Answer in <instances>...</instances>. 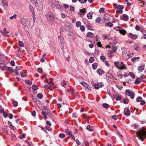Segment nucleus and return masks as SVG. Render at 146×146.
<instances>
[{
  "label": "nucleus",
  "mask_w": 146,
  "mask_h": 146,
  "mask_svg": "<svg viewBox=\"0 0 146 146\" xmlns=\"http://www.w3.org/2000/svg\"><path fill=\"white\" fill-rule=\"evenodd\" d=\"M137 137L139 139L142 141L144 140V137L146 135V131L145 130L144 127H142V129H139L138 131L136 132Z\"/></svg>",
  "instance_id": "f257e3e1"
},
{
  "label": "nucleus",
  "mask_w": 146,
  "mask_h": 146,
  "mask_svg": "<svg viewBox=\"0 0 146 146\" xmlns=\"http://www.w3.org/2000/svg\"><path fill=\"white\" fill-rule=\"evenodd\" d=\"M115 66L119 70V71L122 70L126 69V66L123 62H119L118 61H115L114 62Z\"/></svg>",
  "instance_id": "f03ea898"
},
{
  "label": "nucleus",
  "mask_w": 146,
  "mask_h": 146,
  "mask_svg": "<svg viewBox=\"0 0 146 146\" xmlns=\"http://www.w3.org/2000/svg\"><path fill=\"white\" fill-rule=\"evenodd\" d=\"M33 3H35V5L37 9L40 10L43 8V4L42 0H36Z\"/></svg>",
  "instance_id": "7ed1b4c3"
},
{
  "label": "nucleus",
  "mask_w": 146,
  "mask_h": 146,
  "mask_svg": "<svg viewBox=\"0 0 146 146\" xmlns=\"http://www.w3.org/2000/svg\"><path fill=\"white\" fill-rule=\"evenodd\" d=\"M21 23L25 25L23 27L25 29L26 26L28 27L30 24V20L28 19L25 18H22L21 19Z\"/></svg>",
  "instance_id": "20e7f679"
},
{
  "label": "nucleus",
  "mask_w": 146,
  "mask_h": 146,
  "mask_svg": "<svg viewBox=\"0 0 146 146\" xmlns=\"http://www.w3.org/2000/svg\"><path fill=\"white\" fill-rule=\"evenodd\" d=\"M45 15L48 19L50 20H51L52 21H53L54 20L53 15L51 12H47Z\"/></svg>",
  "instance_id": "39448f33"
},
{
  "label": "nucleus",
  "mask_w": 146,
  "mask_h": 146,
  "mask_svg": "<svg viewBox=\"0 0 146 146\" xmlns=\"http://www.w3.org/2000/svg\"><path fill=\"white\" fill-rule=\"evenodd\" d=\"M125 94L128 96H130V98L133 99L135 96V94L132 92H131L130 90H127L125 92Z\"/></svg>",
  "instance_id": "423d86ee"
},
{
  "label": "nucleus",
  "mask_w": 146,
  "mask_h": 146,
  "mask_svg": "<svg viewBox=\"0 0 146 146\" xmlns=\"http://www.w3.org/2000/svg\"><path fill=\"white\" fill-rule=\"evenodd\" d=\"M128 36L133 40H135L137 38L138 36L132 33H128Z\"/></svg>",
  "instance_id": "0eeeda50"
},
{
  "label": "nucleus",
  "mask_w": 146,
  "mask_h": 146,
  "mask_svg": "<svg viewBox=\"0 0 146 146\" xmlns=\"http://www.w3.org/2000/svg\"><path fill=\"white\" fill-rule=\"evenodd\" d=\"M123 56L124 58L126 59H128L130 56L129 52L124 51L123 52Z\"/></svg>",
  "instance_id": "6e6552de"
},
{
  "label": "nucleus",
  "mask_w": 146,
  "mask_h": 146,
  "mask_svg": "<svg viewBox=\"0 0 146 146\" xmlns=\"http://www.w3.org/2000/svg\"><path fill=\"white\" fill-rule=\"evenodd\" d=\"M0 32L1 34L4 36H6L7 37H9V36L7 34L9 33V31H7L6 29L5 28L3 29V31H1Z\"/></svg>",
  "instance_id": "1a4fd4ad"
},
{
  "label": "nucleus",
  "mask_w": 146,
  "mask_h": 146,
  "mask_svg": "<svg viewBox=\"0 0 146 146\" xmlns=\"http://www.w3.org/2000/svg\"><path fill=\"white\" fill-rule=\"evenodd\" d=\"M81 84H82L85 87L87 88L88 90H91V88L90 85L84 82H81Z\"/></svg>",
  "instance_id": "9d476101"
},
{
  "label": "nucleus",
  "mask_w": 146,
  "mask_h": 146,
  "mask_svg": "<svg viewBox=\"0 0 146 146\" xmlns=\"http://www.w3.org/2000/svg\"><path fill=\"white\" fill-rule=\"evenodd\" d=\"M103 86V85L102 83H96L94 85V88L97 90L102 88Z\"/></svg>",
  "instance_id": "9b49d317"
},
{
  "label": "nucleus",
  "mask_w": 146,
  "mask_h": 146,
  "mask_svg": "<svg viewBox=\"0 0 146 146\" xmlns=\"http://www.w3.org/2000/svg\"><path fill=\"white\" fill-rule=\"evenodd\" d=\"M29 8L30 11L32 13L33 16V19H35V13L34 12V9L33 7L31 5H30L29 6Z\"/></svg>",
  "instance_id": "f8f14e48"
},
{
  "label": "nucleus",
  "mask_w": 146,
  "mask_h": 146,
  "mask_svg": "<svg viewBox=\"0 0 146 146\" xmlns=\"http://www.w3.org/2000/svg\"><path fill=\"white\" fill-rule=\"evenodd\" d=\"M61 85L62 86L65 88H66L69 86L68 84L66 82L64 81V80L61 81Z\"/></svg>",
  "instance_id": "ddd939ff"
},
{
  "label": "nucleus",
  "mask_w": 146,
  "mask_h": 146,
  "mask_svg": "<svg viewBox=\"0 0 146 146\" xmlns=\"http://www.w3.org/2000/svg\"><path fill=\"white\" fill-rule=\"evenodd\" d=\"M33 101L36 103L38 106L41 104V102L40 101L36 98H34L33 99Z\"/></svg>",
  "instance_id": "4468645a"
},
{
  "label": "nucleus",
  "mask_w": 146,
  "mask_h": 146,
  "mask_svg": "<svg viewBox=\"0 0 146 146\" xmlns=\"http://www.w3.org/2000/svg\"><path fill=\"white\" fill-rule=\"evenodd\" d=\"M121 19L122 20L124 21H127L128 20L129 17L127 15L124 14L122 17Z\"/></svg>",
  "instance_id": "2eb2a0df"
},
{
  "label": "nucleus",
  "mask_w": 146,
  "mask_h": 146,
  "mask_svg": "<svg viewBox=\"0 0 146 146\" xmlns=\"http://www.w3.org/2000/svg\"><path fill=\"white\" fill-rule=\"evenodd\" d=\"M96 72L99 75H102L104 73V71L101 68L98 69Z\"/></svg>",
  "instance_id": "dca6fc26"
},
{
  "label": "nucleus",
  "mask_w": 146,
  "mask_h": 146,
  "mask_svg": "<svg viewBox=\"0 0 146 146\" xmlns=\"http://www.w3.org/2000/svg\"><path fill=\"white\" fill-rule=\"evenodd\" d=\"M86 36L87 37L91 38H93L94 36L93 34L91 32H89L88 33Z\"/></svg>",
  "instance_id": "f3484780"
},
{
  "label": "nucleus",
  "mask_w": 146,
  "mask_h": 146,
  "mask_svg": "<svg viewBox=\"0 0 146 146\" xmlns=\"http://www.w3.org/2000/svg\"><path fill=\"white\" fill-rule=\"evenodd\" d=\"M20 74L22 77H24L27 76L26 74V72L25 71H22L20 72Z\"/></svg>",
  "instance_id": "a211bd4d"
},
{
  "label": "nucleus",
  "mask_w": 146,
  "mask_h": 146,
  "mask_svg": "<svg viewBox=\"0 0 146 146\" xmlns=\"http://www.w3.org/2000/svg\"><path fill=\"white\" fill-rule=\"evenodd\" d=\"M46 113L50 118L52 119L54 117V116L51 114V111L49 110L46 111Z\"/></svg>",
  "instance_id": "6ab92c4d"
},
{
  "label": "nucleus",
  "mask_w": 146,
  "mask_h": 146,
  "mask_svg": "<svg viewBox=\"0 0 146 146\" xmlns=\"http://www.w3.org/2000/svg\"><path fill=\"white\" fill-rule=\"evenodd\" d=\"M124 113L126 115L129 116L130 115V111L129 109H127L125 111V110L124 111Z\"/></svg>",
  "instance_id": "aec40b11"
},
{
  "label": "nucleus",
  "mask_w": 146,
  "mask_h": 146,
  "mask_svg": "<svg viewBox=\"0 0 146 146\" xmlns=\"http://www.w3.org/2000/svg\"><path fill=\"white\" fill-rule=\"evenodd\" d=\"M145 68V66L143 65H141L138 67V70L140 72H142Z\"/></svg>",
  "instance_id": "412c9836"
},
{
  "label": "nucleus",
  "mask_w": 146,
  "mask_h": 146,
  "mask_svg": "<svg viewBox=\"0 0 146 146\" xmlns=\"http://www.w3.org/2000/svg\"><path fill=\"white\" fill-rule=\"evenodd\" d=\"M7 67L3 63H0V67L3 70H5Z\"/></svg>",
  "instance_id": "4be33fe9"
},
{
  "label": "nucleus",
  "mask_w": 146,
  "mask_h": 146,
  "mask_svg": "<svg viewBox=\"0 0 146 146\" xmlns=\"http://www.w3.org/2000/svg\"><path fill=\"white\" fill-rule=\"evenodd\" d=\"M5 70L10 71L11 73L14 72V70L11 67L7 66Z\"/></svg>",
  "instance_id": "5701e85b"
},
{
  "label": "nucleus",
  "mask_w": 146,
  "mask_h": 146,
  "mask_svg": "<svg viewBox=\"0 0 146 146\" xmlns=\"http://www.w3.org/2000/svg\"><path fill=\"white\" fill-rule=\"evenodd\" d=\"M85 12V9L84 8L83 9L80 10L79 12V15H81L82 16H83Z\"/></svg>",
  "instance_id": "b1692460"
},
{
  "label": "nucleus",
  "mask_w": 146,
  "mask_h": 146,
  "mask_svg": "<svg viewBox=\"0 0 146 146\" xmlns=\"http://www.w3.org/2000/svg\"><path fill=\"white\" fill-rule=\"evenodd\" d=\"M92 12H90L87 15V17L89 19H92Z\"/></svg>",
  "instance_id": "393cba45"
},
{
  "label": "nucleus",
  "mask_w": 146,
  "mask_h": 146,
  "mask_svg": "<svg viewBox=\"0 0 146 146\" xmlns=\"http://www.w3.org/2000/svg\"><path fill=\"white\" fill-rule=\"evenodd\" d=\"M115 99L116 101L120 100L121 98V96L116 94L115 96Z\"/></svg>",
  "instance_id": "a878e982"
},
{
  "label": "nucleus",
  "mask_w": 146,
  "mask_h": 146,
  "mask_svg": "<svg viewBox=\"0 0 146 146\" xmlns=\"http://www.w3.org/2000/svg\"><path fill=\"white\" fill-rule=\"evenodd\" d=\"M105 25L106 26H108L110 27H112L113 26V24L111 22L106 23L105 24Z\"/></svg>",
  "instance_id": "bb28decb"
},
{
  "label": "nucleus",
  "mask_w": 146,
  "mask_h": 146,
  "mask_svg": "<svg viewBox=\"0 0 146 146\" xmlns=\"http://www.w3.org/2000/svg\"><path fill=\"white\" fill-rule=\"evenodd\" d=\"M141 82V81L140 80V78H137L134 82V84H138Z\"/></svg>",
  "instance_id": "cd10ccee"
},
{
  "label": "nucleus",
  "mask_w": 146,
  "mask_h": 146,
  "mask_svg": "<svg viewBox=\"0 0 146 146\" xmlns=\"http://www.w3.org/2000/svg\"><path fill=\"white\" fill-rule=\"evenodd\" d=\"M106 76L109 78L111 79L113 78V76L112 74L111 73H109V72H108Z\"/></svg>",
  "instance_id": "c85d7f7f"
},
{
  "label": "nucleus",
  "mask_w": 146,
  "mask_h": 146,
  "mask_svg": "<svg viewBox=\"0 0 146 146\" xmlns=\"http://www.w3.org/2000/svg\"><path fill=\"white\" fill-rule=\"evenodd\" d=\"M98 66V64L97 63H94V64H92V67L93 68V69L94 70H95L96 69Z\"/></svg>",
  "instance_id": "c756f323"
},
{
  "label": "nucleus",
  "mask_w": 146,
  "mask_h": 146,
  "mask_svg": "<svg viewBox=\"0 0 146 146\" xmlns=\"http://www.w3.org/2000/svg\"><path fill=\"white\" fill-rule=\"evenodd\" d=\"M86 129L90 131H93L92 127L90 125H88L86 127Z\"/></svg>",
  "instance_id": "7c9ffc66"
},
{
  "label": "nucleus",
  "mask_w": 146,
  "mask_h": 146,
  "mask_svg": "<svg viewBox=\"0 0 146 146\" xmlns=\"http://www.w3.org/2000/svg\"><path fill=\"white\" fill-rule=\"evenodd\" d=\"M46 55V54H44L42 55V58L40 60V61L41 62H44V61H45L44 59L45 58Z\"/></svg>",
  "instance_id": "2f4dec72"
},
{
  "label": "nucleus",
  "mask_w": 146,
  "mask_h": 146,
  "mask_svg": "<svg viewBox=\"0 0 146 146\" xmlns=\"http://www.w3.org/2000/svg\"><path fill=\"white\" fill-rule=\"evenodd\" d=\"M119 33L121 34L124 35L126 33V32L124 30H119Z\"/></svg>",
  "instance_id": "473e14b6"
},
{
  "label": "nucleus",
  "mask_w": 146,
  "mask_h": 146,
  "mask_svg": "<svg viewBox=\"0 0 146 146\" xmlns=\"http://www.w3.org/2000/svg\"><path fill=\"white\" fill-rule=\"evenodd\" d=\"M2 3L3 5L4 6H7L8 5V4L6 1L5 0H2Z\"/></svg>",
  "instance_id": "72a5a7b5"
},
{
  "label": "nucleus",
  "mask_w": 146,
  "mask_h": 146,
  "mask_svg": "<svg viewBox=\"0 0 146 146\" xmlns=\"http://www.w3.org/2000/svg\"><path fill=\"white\" fill-rule=\"evenodd\" d=\"M66 134L69 135L70 136L72 134L71 132L68 129H66L65 131Z\"/></svg>",
  "instance_id": "f704fd0d"
},
{
  "label": "nucleus",
  "mask_w": 146,
  "mask_h": 146,
  "mask_svg": "<svg viewBox=\"0 0 146 146\" xmlns=\"http://www.w3.org/2000/svg\"><path fill=\"white\" fill-rule=\"evenodd\" d=\"M25 83L28 85H31L32 84V82L29 80H26L25 81Z\"/></svg>",
  "instance_id": "c9c22d12"
},
{
  "label": "nucleus",
  "mask_w": 146,
  "mask_h": 146,
  "mask_svg": "<svg viewBox=\"0 0 146 146\" xmlns=\"http://www.w3.org/2000/svg\"><path fill=\"white\" fill-rule=\"evenodd\" d=\"M124 8V6L123 5H118L117 7V9L119 10H122Z\"/></svg>",
  "instance_id": "e433bc0d"
},
{
  "label": "nucleus",
  "mask_w": 146,
  "mask_h": 146,
  "mask_svg": "<svg viewBox=\"0 0 146 146\" xmlns=\"http://www.w3.org/2000/svg\"><path fill=\"white\" fill-rule=\"evenodd\" d=\"M19 134H20V135L19 136V138L21 139H22L25 137V135L24 134H21L20 133H19Z\"/></svg>",
  "instance_id": "4c0bfd02"
},
{
  "label": "nucleus",
  "mask_w": 146,
  "mask_h": 146,
  "mask_svg": "<svg viewBox=\"0 0 146 146\" xmlns=\"http://www.w3.org/2000/svg\"><path fill=\"white\" fill-rule=\"evenodd\" d=\"M109 106V105L106 103H104L102 104V106L106 108H108Z\"/></svg>",
  "instance_id": "58836bf2"
},
{
  "label": "nucleus",
  "mask_w": 146,
  "mask_h": 146,
  "mask_svg": "<svg viewBox=\"0 0 146 146\" xmlns=\"http://www.w3.org/2000/svg\"><path fill=\"white\" fill-rule=\"evenodd\" d=\"M37 97L39 99H41L43 97V95L41 93H38L37 95Z\"/></svg>",
  "instance_id": "ea45409f"
},
{
  "label": "nucleus",
  "mask_w": 146,
  "mask_h": 146,
  "mask_svg": "<svg viewBox=\"0 0 146 146\" xmlns=\"http://www.w3.org/2000/svg\"><path fill=\"white\" fill-rule=\"evenodd\" d=\"M129 75H130L132 78H135V75L132 72H130L129 73Z\"/></svg>",
  "instance_id": "a19ab883"
},
{
  "label": "nucleus",
  "mask_w": 146,
  "mask_h": 146,
  "mask_svg": "<svg viewBox=\"0 0 146 146\" xmlns=\"http://www.w3.org/2000/svg\"><path fill=\"white\" fill-rule=\"evenodd\" d=\"M32 88L34 91L38 89L37 87L34 84L33 85Z\"/></svg>",
  "instance_id": "79ce46f5"
},
{
  "label": "nucleus",
  "mask_w": 146,
  "mask_h": 146,
  "mask_svg": "<svg viewBox=\"0 0 146 146\" xmlns=\"http://www.w3.org/2000/svg\"><path fill=\"white\" fill-rule=\"evenodd\" d=\"M142 99V98L141 97L139 96L136 99V101L137 102H139L141 101Z\"/></svg>",
  "instance_id": "37998d69"
},
{
  "label": "nucleus",
  "mask_w": 146,
  "mask_h": 146,
  "mask_svg": "<svg viewBox=\"0 0 146 146\" xmlns=\"http://www.w3.org/2000/svg\"><path fill=\"white\" fill-rule=\"evenodd\" d=\"M123 102L125 104H127L129 102V100L128 99L125 98L123 99Z\"/></svg>",
  "instance_id": "c03bdc74"
},
{
  "label": "nucleus",
  "mask_w": 146,
  "mask_h": 146,
  "mask_svg": "<svg viewBox=\"0 0 146 146\" xmlns=\"http://www.w3.org/2000/svg\"><path fill=\"white\" fill-rule=\"evenodd\" d=\"M94 58L93 57H91L89 59V62L90 63H92L94 61Z\"/></svg>",
  "instance_id": "a18cd8bd"
},
{
  "label": "nucleus",
  "mask_w": 146,
  "mask_h": 146,
  "mask_svg": "<svg viewBox=\"0 0 146 146\" xmlns=\"http://www.w3.org/2000/svg\"><path fill=\"white\" fill-rule=\"evenodd\" d=\"M140 58V57H134L133 58L131 59V60L132 61H135L139 59Z\"/></svg>",
  "instance_id": "49530a36"
},
{
  "label": "nucleus",
  "mask_w": 146,
  "mask_h": 146,
  "mask_svg": "<svg viewBox=\"0 0 146 146\" xmlns=\"http://www.w3.org/2000/svg\"><path fill=\"white\" fill-rule=\"evenodd\" d=\"M113 51V52H115L117 49V48L116 46H113L112 47Z\"/></svg>",
  "instance_id": "de8ad7c7"
},
{
  "label": "nucleus",
  "mask_w": 146,
  "mask_h": 146,
  "mask_svg": "<svg viewBox=\"0 0 146 146\" xmlns=\"http://www.w3.org/2000/svg\"><path fill=\"white\" fill-rule=\"evenodd\" d=\"M81 24V22L80 21H78L76 23V27H79Z\"/></svg>",
  "instance_id": "09e8293b"
},
{
  "label": "nucleus",
  "mask_w": 146,
  "mask_h": 146,
  "mask_svg": "<svg viewBox=\"0 0 146 146\" xmlns=\"http://www.w3.org/2000/svg\"><path fill=\"white\" fill-rule=\"evenodd\" d=\"M58 38H60V42H63L64 40V38L62 36L60 35L58 36Z\"/></svg>",
  "instance_id": "8fccbe9b"
},
{
  "label": "nucleus",
  "mask_w": 146,
  "mask_h": 146,
  "mask_svg": "<svg viewBox=\"0 0 146 146\" xmlns=\"http://www.w3.org/2000/svg\"><path fill=\"white\" fill-rule=\"evenodd\" d=\"M12 104L14 106H17L18 105V102L16 101H13Z\"/></svg>",
  "instance_id": "3c124183"
},
{
  "label": "nucleus",
  "mask_w": 146,
  "mask_h": 146,
  "mask_svg": "<svg viewBox=\"0 0 146 146\" xmlns=\"http://www.w3.org/2000/svg\"><path fill=\"white\" fill-rule=\"evenodd\" d=\"M19 45L21 47H23L24 46V45L21 41H19Z\"/></svg>",
  "instance_id": "603ef678"
},
{
  "label": "nucleus",
  "mask_w": 146,
  "mask_h": 146,
  "mask_svg": "<svg viewBox=\"0 0 146 146\" xmlns=\"http://www.w3.org/2000/svg\"><path fill=\"white\" fill-rule=\"evenodd\" d=\"M52 6L53 7H55L56 5V0H54V1L52 0Z\"/></svg>",
  "instance_id": "864d4df0"
},
{
  "label": "nucleus",
  "mask_w": 146,
  "mask_h": 146,
  "mask_svg": "<svg viewBox=\"0 0 146 146\" xmlns=\"http://www.w3.org/2000/svg\"><path fill=\"white\" fill-rule=\"evenodd\" d=\"M65 136V135L64 134L60 133L59 135V137L61 138H63Z\"/></svg>",
  "instance_id": "5fc2aeb1"
},
{
  "label": "nucleus",
  "mask_w": 146,
  "mask_h": 146,
  "mask_svg": "<svg viewBox=\"0 0 146 146\" xmlns=\"http://www.w3.org/2000/svg\"><path fill=\"white\" fill-rule=\"evenodd\" d=\"M80 29L82 31L84 32L85 31V28L83 25H81L80 27Z\"/></svg>",
  "instance_id": "6e6d98bb"
},
{
  "label": "nucleus",
  "mask_w": 146,
  "mask_h": 146,
  "mask_svg": "<svg viewBox=\"0 0 146 146\" xmlns=\"http://www.w3.org/2000/svg\"><path fill=\"white\" fill-rule=\"evenodd\" d=\"M101 21V19L100 17H97L95 20V21L96 23H99Z\"/></svg>",
  "instance_id": "4d7b16f0"
},
{
  "label": "nucleus",
  "mask_w": 146,
  "mask_h": 146,
  "mask_svg": "<svg viewBox=\"0 0 146 146\" xmlns=\"http://www.w3.org/2000/svg\"><path fill=\"white\" fill-rule=\"evenodd\" d=\"M100 58V59H101V60L102 61H104L106 60V58L104 56H101Z\"/></svg>",
  "instance_id": "13d9d810"
},
{
  "label": "nucleus",
  "mask_w": 146,
  "mask_h": 146,
  "mask_svg": "<svg viewBox=\"0 0 146 146\" xmlns=\"http://www.w3.org/2000/svg\"><path fill=\"white\" fill-rule=\"evenodd\" d=\"M108 56L110 57H112L113 56V55L112 54H113V52L111 51H108Z\"/></svg>",
  "instance_id": "bf43d9fd"
},
{
  "label": "nucleus",
  "mask_w": 146,
  "mask_h": 146,
  "mask_svg": "<svg viewBox=\"0 0 146 146\" xmlns=\"http://www.w3.org/2000/svg\"><path fill=\"white\" fill-rule=\"evenodd\" d=\"M17 17V15L16 14H14L13 16L10 17V18L11 19H13L16 18Z\"/></svg>",
  "instance_id": "052dcab7"
},
{
  "label": "nucleus",
  "mask_w": 146,
  "mask_h": 146,
  "mask_svg": "<svg viewBox=\"0 0 146 146\" xmlns=\"http://www.w3.org/2000/svg\"><path fill=\"white\" fill-rule=\"evenodd\" d=\"M104 8H100L99 10L100 13H104Z\"/></svg>",
  "instance_id": "680f3d73"
},
{
  "label": "nucleus",
  "mask_w": 146,
  "mask_h": 146,
  "mask_svg": "<svg viewBox=\"0 0 146 146\" xmlns=\"http://www.w3.org/2000/svg\"><path fill=\"white\" fill-rule=\"evenodd\" d=\"M70 10L71 11H74V7L72 6H70Z\"/></svg>",
  "instance_id": "e2e57ef3"
},
{
  "label": "nucleus",
  "mask_w": 146,
  "mask_h": 146,
  "mask_svg": "<svg viewBox=\"0 0 146 146\" xmlns=\"http://www.w3.org/2000/svg\"><path fill=\"white\" fill-rule=\"evenodd\" d=\"M71 33L72 34V33L71 32H70L68 33V36L69 37V38H70V39H72L73 38H72V37H71L72 36V35H71Z\"/></svg>",
  "instance_id": "0e129e2a"
},
{
  "label": "nucleus",
  "mask_w": 146,
  "mask_h": 146,
  "mask_svg": "<svg viewBox=\"0 0 146 146\" xmlns=\"http://www.w3.org/2000/svg\"><path fill=\"white\" fill-rule=\"evenodd\" d=\"M135 29L137 31H139L140 30V27L139 26L137 25L135 27Z\"/></svg>",
  "instance_id": "69168bd1"
},
{
  "label": "nucleus",
  "mask_w": 146,
  "mask_h": 146,
  "mask_svg": "<svg viewBox=\"0 0 146 146\" xmlns=\"http://www.w3.org/2000/svg\"><path fill=\"white\" fill-rule=\"evenodd\" d=\"M10 64L12 66H14L15 65V63L13 60H11L10 62Z\"/></svg>",
  "instance_id": "338daca9"
},
{
  "label": "nucleus",
  "mask_w": 146,
  "mask_h": 146,
  "mask_svg": "<svg viewBox=\"0 0 146 146\" xmlns=\"http://www.w3.org/2000/svg\"><path fill=\"white\" fill-rule=\"evenodd\" d=\"M145 101L144 100H142L141 101L140 103V104L141 105H144V104H145Z\"/></svg>",
  "instance_id": "774afa93"
}]
</instances>
